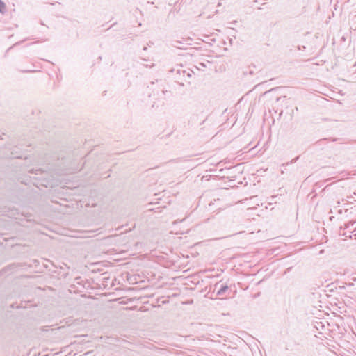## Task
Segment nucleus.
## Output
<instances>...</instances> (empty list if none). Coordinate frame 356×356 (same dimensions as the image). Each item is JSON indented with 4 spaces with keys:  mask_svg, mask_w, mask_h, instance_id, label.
Returning <instances> with one entry per match:
<instances>
[{
    "mask_svg": "<svg viewBox=\"0 0 356 356\" xmlns=\"http://www.w3.org/2000/svg\"><path fill=\"white\" fill-rule=\"evenodd\" d=\"M171 92L166 90L163 86H158L156 88H152V92L149 94V97H152L155 99H165L167 94H170Z\"/></svg>",
    "mask_w": 356,
    "mask_h": 356,
    "instance_id": "f257e3e1",
    "label": "nucleus"
},
{
    "mask_svg": "<svg viewBox=\"0 0 356 356\" xmlns=\"http://www.w3.org/2000/svg\"><path fill=\"white\" fill-rule=\"evenodd\" d=\"M215 289H217L216 294L218 296L223 295L228 289V285L227 284H220V282L216 283L214 286Z\"/></svg>",
    "mask_w": 356,
    "mask_h": 356,
    "instance_id": "f03ea898",
    "label": "nucleus"
},
{
    "mask_svg": "<svg viewBox=\"0 0 356 356\" xmlns=\"http://www.w3.org/2000/svg\"><path fill=\"white\" fill-rule=\"evenodd\" d=\"M356 227V220H350L344 225V229H348L350 232L354 227Z\"/></svg>",
    "mask_w": 356,
    "mask_h": 356,
    "instance_id": "7ed1b4c3",
    "label": "nucleus"
},
{
    "mask_svg": "<svg viewBox=\"0 0 356 356\" xmlns=\"http://www.w3.org/2000/svg\"><path fill=\"white\" fill-rule=\"evenodd\" d=\"M6 6L2 0H0V13L3 14L6 13Z\"/></svg>",
    "mask_w": 356,
    "mask_h": 356,
    "instance_id": "20e7f679",
    "label": "nucleus"
},
{
    "mask_svg": "<svg viewBox=\"0 0 356 356\" xmlns=\"http://www.w3.org/2000/svg\"><path fill=\"white\" fill-rule=\"evenodd\" d=\"M350 234H353V235H352V234H350V235H349V236H347L346 232H345V233H343V234H342V235H343V236H346V237H348V238H353V236H355V238H356V227H354V228L353 229V230H350Z\"/></svg>",
    "mask_w": 356,
    "mask_h": 356,
    "instance_id": "39448f33",
    "label": "nucleus"
},
{
    "mask_svg": "<svg viewBox=\"0 0 356 356\" xmlns=\"http://www.w3.org/2000/svg\"><path fill=\"white\" fill-rule=\"evenodd\" d=\"M348 280L356 282V273H353L348 276ZM356 290V287L355 288Z\"/></svg>",
    "mask_w": 356,
    "mask_h": 356,
    "instance_id": "423d86ee",
    "label": "nucleus"
},
{
    "mask_svg": "<svg viewBox=\"0 0 356 356\" xmlns=\"http://www.w3.org/2000/svg\"><path fill=\"white\" fill-rule=\"evenodd\" d=\"M280 88V87L273 88L270 89V90L266 91L264 94H268V93L272 92L273 91L279 90Z\"/></svg>",
    "mask_w": 356,
    "mask_h": 356,
    "instance_id": "0eeeda50",
    "label": "nucleus"
},
{
    "mask_svg": "<svg viewBox=\"0 0 356 356\" xmlns=\"http://www.w3.org/2000/svg\"><path fill=\"white\" fill-rule=\"evenodd\" d=\"M11 154H12V156H13V158H22V156H21V155H19V154H15V153H13V152H12Z\"/></svg>",
    "mask_w": 356,
    "mask_h": 356,
    "instance_id": "6e6552de",
    "label": "nucleus"
},
{
    "mask_svg": "<svg viewBox=\"0 0 356 356\" xmlns=\"http://www.w3.org/2000/svg\"><path fill=\"white\" fill-rule=\"evenodd\" d=\"M348 286H354V282L349 281L348 283H346Z\"/></svg>",
    "mask_w": 356,
    "mask_h": 356,
    "instance_id": "1a4fd4ad",
    "label": "nucleus"
},
{
    "mask_svg": "<svg viewBox=\"0 0 356 356\" xmlns=\"http://www.w3.org/2000/svg\"><path fill=\"white\" fill-rule=\"evenodd\" d=\"M22 72H35V70H22Z\"/></svg>",
    "mask_w": 356,
    "mask_h": 356,
    "instance_id": "9d476101",
    "label": "nucleus"
},
{
    "mask_svg": "<svg viewBox=\"0 0 356 356\" xmlns=\"http://www.w3.org/2000/svg\"><path fill=\"white\" fill-rule=\"evenodd\" d=\"M298 159V157H296V158L293 159L291 161V163H293L296 162Z\"/></svg>",
    "mask_w": 356,
    "mask_h": 356,
    "instance_id": "9b49d317",
    "label": "nucleus"
},
{
    "mask_svg": "<svg viewBox=\"0 0 356 356\" xmlns=\"http://www.w3.org/2000/svg\"><path fill=\"white\" fill-rule=\"evenodd\" d=\"M159 207H157V208H154V209H150L149 210H152V211H154L155 212H157V209H159Z\"/></svg>",
    "mask_w": 356,
    "mask_h": 356,
    "instance_id": "f8f14e48",
    "label": "nucleus"
},
{
    "mask_svg": "<svg viewBox=\"0 0 356 356\" xmlns=\"http://www.w3.org/2000/svg\"><path fill=\"white\" fill-rule=\"evenodd\" d=\"M183 220H184V219H183V220H180L179 222H182ZM178 222H179L178 220H175V221L173 222V224H174V225H175V224H177Z\"/></svg>",
    "mask_w": 356,
    "mask_h": 356,
    "instance_id": "ddd939ff",
    "label": "nucleus"
},
{
    "mask_svg": "<svg viewBox=\"0 0 356 356\" xmlns=\"http://www.w3.org/2000/svg\"><path fill=\"white\" fill-rule=\"evenodd\" d=\"M35 172H35V174H36V175H38V172H40V169H37V170H35Z\"/></svg>",
    "mask_w": 356,
    "mask_h": 356,
    "instance_id": "4468645a",
    "label": "nucleus"
},
{
    "mask_svg": "<svg viewBox=\"0 0 356 356\" xmlns=\"http://www.w3.org/2000/svg\"><path fill=\"white\" fill-rule=\"evenodd\" d=\"M147 49V47H143V50H144V51H146Z\"/></svg>",
    "mask_w": 356,
    "mask_h": 356,
    "instance_id": "2eb2a0df",
    "label": "nucleus"
},
{
    "mask_svg": "<svg viewBox=\"0 0 356 356\" xmlns=\"http://www.w3.org/2000/svg\"><path fill=\"white\" fill-rule=\"evenodd\" d=\"M182 73H183V74H184V75H185V74H186V71H185V70H182Z\"/></svg>",
    "mask_w": 356,
    "mask_h": 356,
    "instance_id": "dca6fc26",
    "label": "nucleus"
},
{
    "mask_svg": "<svg viewBox=\"0 0 356 356\" xmlns=\"http://www.w3.org/2000/svg\"><path fill=\"white\" fill-rule=\"evenodd\" d=\"M186 75H187V76H188V77H189V76H191L190 73H187V74H186Z\"/></svg>",
    "mask_w": 356,
    "mask_h": 356,
    "instance_id": "f3484780",
    "label": "nucleus"
},
{
    "mask_svg": "<svg viewBox=\"0 0 356 356\" xmlns=\"http://www.w3.org/2000/svg\"><path fill=\"white\" fill-rule=\"evenodd\" d=\"M177 73H179V74H180V73H181L180 70H177Z\"/></svg>",
    "mask_w": 356,
    "mask_h": 356,
    "instance_id": "a211bd4d",
    "label": "nucleus"
},
{
    "mask_svg": "<svg viewBox=\"0 0 356 356\" xmlns=\"http://www.w3.org/2000/svg\"><path fill=\"white\" fill-rule=\"evenodd\" d=\"M280 98H281V97H277L276 100H277V101H279V100L280 99Z\"/></svg>",
    "mask_w": 356,
    "mask_h": 356,
    "instance_id": "6ab92c4d",
    "label": "nucleus"
},
{
    "mask_svg": "<svg viewBox=\"0 0 356 356\" xmlns=\"http://www.w3.org/2000/svg\"><path fill=\"white\" fill-rule=\"evenodd\" d=\"M151 85H152V86H154V82H152V83H151Z\"/></svg>",
    "mask_w": 356,
    "mask_h": 356,
    "instance_id": "aec40b11",
    "label": "nucleus"
}]
</instances>
